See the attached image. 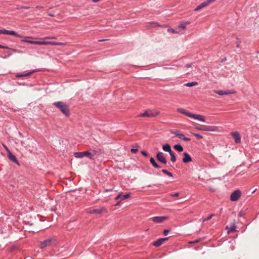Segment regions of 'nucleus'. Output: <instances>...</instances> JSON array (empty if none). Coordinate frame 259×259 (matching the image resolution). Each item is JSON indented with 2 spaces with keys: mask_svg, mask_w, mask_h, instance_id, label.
<instances>
[{
  "mask_svg": "<svg viewBox=\"0 0 259 259\" xmlns=\"http://www.w3.org/2000/svg\"><path fill=\"white\" fill-rule=\"evenodd\" d=\"M33 38L32 36H26L23 39L21 40V41L29 43L32 45H54V46H66L67 43L66 42H54V41H47L44 40V39H56V37L55 36H48L45 37L44 38H40V40H30L28 39Z\"/></svg>",
  "mask_w": 259,
  "mask_h": 259,
  "instance_id": "nucleus-1",
  "label": "nucleus"
},
{
  "mask_svg": "<svg viewBox=\"0 0 259 259\" xmlns=\"http://www.w3.org/2000/svg\"><path fill=\"white\" fill-rule=\"evenodd\" d=\"M177 111L193 119L202 122L205 121V117L204 116L189 112L184 108H179L177 109Z\"/></svg>",
  "mask_w": 259,
  "mask_h": 259,
  "instance_id": "nucleus-2",
  "label": "nucleus"
},
{
  "mask_svg": "<svg viewBox=\"0 0 259 259\" xmlns=\"http://www.w3.org/2000/svg\"><path fill=\"white\" fill-rule=\"evenodd\" d=\"M53 105L58 108L65 115L68 116L70 115V110L66 103L63 102H56Z\"/></svg>",
  "mask_w": 259,
  "mask_h": 259,
  "instance_id": "nucleus-3",
  "label": "nucleus"
},
{
  "mask_svg": "<svg viewBox=\"0 0 259 259\" xmlns=\"http://www.w3.org/2000/svg\"><path fill=\"white\" fill-rule=\"evenodd\" d=\"M159 114V112L154 110H147L144 113L140 114L138 117H154Z\"/></svg>",
  "mask_w": 259,
  "mask_h": 259,
  "instance_id": "nucleus-4",
  "label": "nucleus"
},
{
  "mask_svg": "<svg viewBox=\"0 0 259 259\" xmlns=\"http://www.w3.org/2000/svg\"><path fill=\"white\" fill-rule=\"evenodd\" d=\"M195 128L197 130L207 132H214L218 130V127L216 126L207 125H197L195 126Z\"/></svg>",
  "mask_w": 259,
  "mask_h": 259,
  "instance_id": "nucleus-5",
  "label": "nucleus"
},
{
  "mask_svg": "<svg viewBox=\"0 0 259 259\" xmlns=\"http://www.w3.org/2000/svg\"><path fill=\"white\" fill-rule=\"evenodd\" d=\"M242 195V192L241 191L237 189L233 191L230 195V200L231 201H236L238 200L241 197Z\"/></svg>",
  "mask_w": 259,
  "mask_h": 259,
  "instance_id": "nucleus-6",
  "label": "nucleus"
},
{
  "mask_svg": "<svg viewBox=\"0 0 259 259\" xmlns=\"http://www.w3.org/2000/svg\"><path fill=\"white\" fill-rule=\"evenodd\" d=\"M146 27L147 29H150L152 28H155L156 27H167V25H160L158 22H148L146 24Z\"/></svg>",
  "mask_w": 259,
  "mask_h": 259,
  "instance_id": "nucleus-7",
  "label": "nucleus"
},
{
  "mask_svg": "<svg viewBox=\"0 0 259 259\" xmlns=\"http://www.w3.org/2000/svg\"><path fill=\"white\" fill-rule=\"evenodd\" d=\"M0 34H3L5 35H14L16 37L21 38L22 36L18 34L16 31L12 30H7L6 29H0Z\"/></svg>",
  "mask_w": 259,
  "mask_h": 259,
  "instance_id": "nucleus-8",
  "label": "nucleus"
},
{
  "mask_svg": "<svg viewBox=\"0 0 259 259\" xmlns=\"http://www.w3.org/2000/svg\"><path fill=\"white\" fill-rule=\"evenodd\" d=\"M214 92L216 94L221 95V96H224V95H227L229 94H235L236 93V91H235L234 90H226V91H223V90H215L214 91Z\"/></svg>",
  "mask_w": 259,
  "mask_h": 259,
  "instance_id": "nucleus-9",
  "label": "nucleus"
},
{
  "mask_svg": "<svg viewBox=\"0 0 259 259\" xmlns=\"http://www.w3.org/2000/svg\"><path fill=\"white\" fill-rule=\"evenodd\" d=\"M157 159L161 163L163 164H166L167 160L164 156V154L161 152H158L156 154Z\"/></svg>",
  "mask_w": 259,
  "mask_h": 259,
  "instance_id": "nucleus-10",
  "label": "nucleus"
},
{
  "mask_svg": "<svg viewBox=\"0 0 259 259\" xmlns=\"http://www.w3.org/2000/svg\"><path fill=\"white\" fill-rule=\"evenodd\" d=\"M168 219L167 217L160 216V217H154L151 218V220L156 223H161L164 220Z\"/></svg>",
  "mask_w": 259,
  "mask_h": 259,
  "instance_id": "nucleus-11",
  "label": "nucleus"
},
{
  "mask_svg": "<svg viewBox=\"0 0 259 259\" xmlns=\"http://www.w3.org/2000/svg\"><path fill=\"white\" fill-rule=\"evenodd\" d=\"M107 209L106 208L104 207L98 208V209H95L89 211V213L90 214H102L103 213L106 212Z\"/></svg>",
  "mask_w": 259,
  "mask_h": 259,
  "instance_id": "nucleus-12",
  "label": "nucleus"
},
{
  "mask_svg": "<svg viewBox=\"0 0 259 259\" xmlns=\"http://www.w3.org/2000/svg\"><path fill=\"white\" fill-rule=\"evenodd\" d=\"M172 133L175 134L177 137L183 140L184 141H190L191 140L190 138L185 137V135L183 133H181L178 131L172 132Z\"/></svg>",
  "mask_w": 259,
  "mask_h": 259,
  "instance_id": "nucleus-13",
  "label": "nucleus"
},
{
  "mask_svg": "<svg viewBox=\"0 0 259 259\" xmlns=\"http://www.w3.org/2000/svg\"><path fill=\"white\" fill-rule=\"evenodd\" d=\"M231 135L234 138L236 143H240L241 137H240L239 133L238 132H232Z\"/></svg>",
  "mask_w": 259,
  "mask_h": 259,
  "instance_id": "nucleus-14",
  "label": "nucleus"
},
{
  "mask_svg": "<svg viewBox=\"0 0 259 259\" xmlns=\"http://www.w3.org/2000/svg\"><path fill=\"white\" fill-rule=\"evenodd\" d=\"M53 241L52 238L48 239L44 241L40 242V246L41 248H45L47 246H50L51 244V243Z\"/></svg>",
  "mask_w": 259,
  "mask_h": 259,
  "instance_id": "nucleus-15",
  "label": "nucleus"
},
{
  "mask_svg": "<svg viewBox=\"0 0 259 259\" xmlns=\"http://www.w3.org/2000/svg\"><path fill=\"white\" fill-rule=\"evenodd\" d=\"M168 238H160L153 243V245L155 247L160 246L164 242L168 240Z\"/></svg>",
  "mask_w": 259,
  "mask_h": 259,
  "instance_id": "nucleus-16",
  "label": "nucleus"
},
{
  "mask_svg": "<svg viewBox=\"0 0 259 259\" xmlns=\"http://www.w3.org/2000/svg\"><path fill=\"white\" fill-rule=\"evenodd\" d=\"M236 226L235 223L231 224L230 226H226V229L227 230L228 234L236 232Z\"/></svg>",
  "mask_w": 259,
  "mask_h": 259,
  "instance_id": "nucleus-17",
  "label": "nucleus"
},
{
  "mask_svg": "<svg viewBox=\"0 0 259 259\" xmlns=\"http://www.w3.org/2000/svg\"><path fill=\"white\" fill-rule=\"evenodd\" d=\"M183 155L184 157L182 161L184 163H187L192 161V158L188 153L185 152L183 153Z\"/></svg>",
  "mask_w": 259,
  "mask_h": 259,
  "instance_id": "nucleus-18",
  "label": "nucleus"
},
{
  "mask_svg": "<svg viewBox=\"0 0 259 259\" xmlns=\"http://www.w3.org/2000/svg\"><path fill=\"white\" fill-rule=\"evenodd\" d=\"M131 195L130 193H127L125 195H122V193H120L115 198V199L118 200V199L121 198V199L122 200H125V199H126L130 198L131 197Z\"/></svg>",
  "mask_w": 259,
  "mask_h": 259,
  "instance_id": "nucleus-19",
  "label": "nucleus"
},
{
  "mask_svg": "<svg viewBox=\"0 0 259 259\" xmlns=\"http://www.w3.org/2000/svg\"><path fill=\"white\" fill-rule=\"evenodd\" d=\"M8 157L13 162H15V163L17 164H19V163L18 162V161L17 160L16 156L13 155L11 152H10L9 153H8Z\"/></svg>",
  "mask_w": 259,
  "mask_h": 259,
  "instance_id": "nucleus-20",
  "label": "nucleus"
},
{
  "mask_svg": "<svg viewBox=\"0 0 259 259\" xmlns=\"http://www.w3.org/2000/svg\"><path fill=\"white\" fill-rule=\"evenodd\" d=\"M208 4L206 3V1L200 4L199 5H198L195 9V11H198L200 10H201L202 8H204L207 6H208Z\"/></svg>",
  "mask_w": 259,
  "mask_h": 259,
  "instance_id": "nucleus-21",
  "label": "nucleus"
},
{
  "mask_svg": "<svg viewBox=\"0 0 259 259\" xmlns=\"http://www.w3.org/2000/svg\"><path fill=\"white\" fill-rule=\"evenodd\" d=\"M162 149L163 151L165 152H167L169 153L171 152L172 151L171 150V147L169 144H166L162 146Z\"/></svg>",
  "mask_w": 259,
  "mask_h": 259,
  "instance_id": "nucleus-22",
  "label": "nucleus"
},
{
  "mask_svg": "<svg viewBox=\"0 0 259 259\" xmlns=\"http://www.w3.org/2000/svg\"><path fill=\"white\" fill-rule=\"evenodd\" d=\"M190 23V22L189 21L181 22L178 25V27L182 28L183 30H185L186 29V25L189 24Z\"/></svg>",
  "mask_w": 259,
  "mask_h": 259,
  "instance_id": "nucleus-23",
  "label": "nucleus"
},
{
  "mask_svg": "<svg viewBox=\"0 0 259 259\" xmlns=\"http://www.w3.org/2000/svg\"><path fill=\"white\" fill-rule=\"evenodd\" d=\"M150 162L153 167L157 168H161V166L156 163L154 158L151 157L150 159Z\"/></svg>",
  "mask_w": 259,
  "mask_h": 259,
  "instance_id": "nucleus-24",
  "label": "nucleus"
},
{
  "mask_svg": "<svg viewBox=\"0 0 259 259\" xmlns=\"http://www.w3.org/2000/svg\"><path fill=\"white\" fill-rule=\"evenodd\" d=\"M34 71L26 73H23V74H17L16 75V77H25V76H28L30 75H31Z\"/></svg>",
  "mask_w": 259,
  "mask_h": 259,
  "instance_id": "nucleus-25",
  "label": "nucleus"
},
{
  "mask_svg": "<svg viewBox=\"0 0 259 259\" xmlns=\"http://www.w3.org/2000/svg\"><path fill=\"white\" fill-rule=\"evenodd\" d=\"M174 148L179 152H182L184 150L183 147L180 144L175 145Z\"/></svg>",
  "mask_w": 259,
  "mask_h": 259,
  "instance_id": "nucleus-26",
  "label": "nucleus"
},
{
  "mask_svg": "<svg viewBox=\"0 0 259 259\" xmlns=\"http://www.w3.org/2000/svg\"><path fill=\"white\" fill-rule=\"evenodd\" d=\"M74 156L76 158H81L83 157V152H77L74 153Z\"/></svg>",
  "mask_w": 259,
  "mask_h": 259,
  "instance_id": "nucleus-27",
  "label": "nucleus"
},
{
  "mask_svg": "<svg viewBox=\"0 0 259 259\" xmlns=\"http://www.w3.org/2000/svg\"><path fill=\"white\" fill-rule=\"evenodd\" d=\"M197 84H198V82H196V81H193V82H188V83H185L184 84V85L186 86V87H193V86L196 85Z\"/></svg>",
  "mask_w": 259,
  "mask_h": 259,
  "instance_id": "nucleus-28",
  "label": "nucleus"
},
{
  "mask_svg": "<svg viewBox=\"0 0 259 259\" xmlns=\"http://www.w3.org/2000/svg\"><path fill=\"white\" fill-rule=\"evenodd\" d=\"M169 155L170 156V160L172 162L174 163L176 161V157L175 156V153L173 151L169 153Z\"/></svg>",
  "mask_w": 259,
  "mask_h": 259,
  "instance_id": "nucleus-29",
  "label": "nucleus"
},
{
  "mask_svg": "<svg viewBox=\"0 0 259 259\" xmlns=\"http://www.w3.org/2000/svg\"><path fill=\"white\" fill-rule=\"evenodd\" d=\"M83 157L87 156V157L90 158V159H93V155L88 151L83 152Z\"/></svg>",
  "mask_w": 259,
  "mask_h": 259,
  "instance_id": "nucleus-30",
  "label": "nucleus"
},
{
  "mask_svg": "<svg viewBox=\"0 0 259 259\" xmlns=\"http://www.w3.org/2000/svg\"><path fill=\"white\" fill-rule=\"evenodd\" d=\"M162 172L163 173H164V174L167 175L168 176H169L170 177H172L173 176L172 173H171L170 172H169L166 169H162Z\"/></svg>",
  "mask_w": 259,
  "mask_h": 259,
  "instance_id": "nucleus-31",
  "label": "nucleus"
},
{
  "mask_svg": "<svg viewBox=\"0 0 259 259\" xmlns=\"http://www.w3.org/2000/svg\"><path fill=\"white\" fill-rule=\"evenodd\" d=\"M167 31L169 33H179V31H177L176 30H175L173 28H169L167 29Z\"/></svg>",
  "mask_w": 259,
  "mask_h": 259,
  "instance_id": "nucleus-32",
  "label": "nucleus"
},
{
  "mask_svg": "<svg viewBox=\"0 0 259 259\" xmlns=\"http://www.w3.org/2000/svg\"><path fill=\"white\" fill-rule=\"evenodd\" d=\"M193 134L198 140L203 139V136L198 134L193 133Z\"/></svg>",
  "mask_w": 259,
  "mask_h": 259,
  "instance_id": "nucleus-33",
  "label": "nucleus"
},
{
  "mask_svg": "<svg viewBox=\"0 0 259 259\" xmlns=\"http://www.w3.org/2000/svg\"><path fill=\"white\" fill-rule=\"evenodd\" d=\"M214 215L213 214H211L210 215H209L207 218L205 219L204 220H203V222H205V221H209L212 218V217Z\"/></svg>",
  "mask_w": 259,
  "mask_h": 259,
  "instance_id": "nucleus-34",
  "label": "nucleus"
},
{
  "mask_svg": "<svg viewBox=\"0 0 259 259\" xmlns=\"http://www.w3.org/2000/svg\"><path fill=\"white\" fill-rule=\"evenodd\" d=\"M169 196L171 197H178L179 196V193L178 192L175 193H170Z\"/></svg>",
  "mask_w": 259,
  "mask_h": 259,
  "instance_id": "nucleus-35",
  "label": "nucleus"
},
{
  "mask_svg": "<svg viewBox=\"0 0 259 259\" xmlns=\"http://www.w3.org/2000/svg\"><path fill=\"white\" fill-rule=\"evenodd\" d=\"M203 239H197L195 241H190L189 243H198L199 242H200L201 240H202Z\"/></svg>",
  "mask_w": 259,
  "mask_h": 259,
  "instance_id": "nucleus-36",
  "label": "nucleus"
},
{
  "mask_svg": "<svg viewBox=\"0 0 259 259\" xmlns=\"http://www.w3.org/2000/svg\"><path fill=\"white\" fill-rule=\"evenodd\" d=\"M3 146L4 147V148H5V149L6 150V151L7 152V153H9L10 151V150H9V149L7 147V146L6 145H5L4 144H2Z\"/></svg>",
  "mask_w": 259,
  "mask_h": 259,
  "instance_id": "nucleus-37",
  "label": "nucleus"
},
{
  "mask_svg": "<svg viewBox=\"0 0 259 259\" xmlns=\"http://www.w3.org/2000/svg\"><path fill=\"white\" fill-rule=\"evenodd\" d=\"M138 148H132L131 150V152L135 154L136 153L138 152Z\"/></svg>",
  "mask_w": 259,
  "mask_h": 259,
  "instance_id": "nucleus-38",
  "label": "nucleus"
},
{
  "mask_svg": "<svg viewBox=\"0 0 259 259\" xmlns=\"http://www.w3.org/2000/svg\"><path fill=\"white\" fill-rule=\"evenodd\" d=\"M216 0H206V2L207 3L208 5H209L210 4L215 2Z\"/></svg>",
  "mask_w": 259,
  "mask_h": 259,
  "instance_id": "nucleus-39",
  "label": "nucleus"
},
{
  "mask_svg": "<svg viewBox=\"0 0 259 259\" xmlns=\"http://www.w3.org/2000/svg\"><path fill=\"white\" fill-rule=\"evenodd\" d=\"M169 231H170V230H164L163 231V235H164V236H166V235H167V234H168V233L169 232Z\"/></svg>",
  "mask_w": 259,
  "mask_h": 259,
  "instance_id": "nucleus-40",
  "label": "nucleus"
},
{
  "mask_svg": "<svg viewBox=\"0 0 259 259\" xmlns=\"http://www.w3.org/2000/svg\"><path fill=\"white\" fill-rule=\"evenodd\" d=\"M0 48L1 49H9V47L8 46H3V45H0Z\"/></svg>",
  "mask_w": 259,
  "mask_h": 259,
  "instance_id": "nucleus-41",
  "label": "nucleus"
},
{
  "mask_svg": "<svg viewBox=\"0 0 259 259\" xmlns=\"http://www.w3.org/2000/svg\"><path fill=\"white\" fill-rule=\"evenodd\" d=\"M141 154L144 156H147L148 155V154L146 152V151H141Z\"/></svg>",
  "mask_w": 259,
  "mask_h": 259,
  "instance_id": "nucleus-42",
  "label": "nucleus"
},
{
  "mask_svg": "<svg viewBox=\"0 0 259 259\" xmlns=\"http://www.w3.org/2000/svg\"><path fill=\"white\" fill-rule=\"evenodd\" d=\"M113 191V189H107L105 190V191L106 192H111V191Z\"/></svg>",
  "mask_w": 259,
  "mask_h": 259,
  "instance_id": "nucleus-43",
  "label": "nucleus"
},
{
  "mask_svg": "<svg viewBox=\"0 0 259 259\" xmlns=\"http://www.w3.org/2000/svg\"><path fill=\"white\" fill-rule=\"evenodd\" d=\"M22 8L23 9H28L30 8V7H28V6H25V7H22Z\"/></svg>",
  "mask_w": 259,
  "mask_h": 259,
  "instance_id": "nucleus-44",
  "label": "nucleus"
},
{
  "mask_svg": "<svg viewBox=\"0 0 259 259\" xmlns=\"http://www.w3.org/2000/svg\"><path fill=\"white\" fill-rule=\"evenodd\" d=\"M121 202V201H118L115 204V206H118L120 204Z\"/></svg>",
  "mask_w": 259,
  "mask_h": 259,
  "instance_id": "nucleus-45",
  "label": "nucleus"
},
{
  "mask_svg": "<svg viewBox=\"0 0 259 259\" xmlns=\"http://www.w3.org/2000/svg\"><path fill=\"white\" fill-rule=\"evenodd\" d=\"M36 8H37V9H41V8H42V7L40 6H36Z\"/></svg>",
  "mask_w": 259,
  "mask_h": 259,
  "instance_id": "nucleus-46",
  "label": "nucleus"
},
{
  "mask_svg": "<svg viewBox=\"0 0 259 259\" xmlns=\"http://www.w3.org/2000/svg\"><path fill=\"white\" fill-rule=\"evenodd\" d=\"M49 16H51V17H54L55 15L54 14H49Z\"/></svg>",
  "mask_w": 259,
  "mask_h": 259,
  "instance_id": "nucleus-47",
  "label": "nucleus"
},
{
  "mask_svg": "<svg viewBox=\"0 0 259 259\" xmlns=\"http://www.w3.org/2000/svg\"><path fill=\"white\" fill-rule=\"evenodd\" d=\"M186 67H191V64H187L186 66Z\"/></svg>",
  "mask_w": 259,
  "mask_h": 259,
  "instance_id": "nucleus-48",
  "label": "nucleus"
},
{
  "mask_svg": "<svg viewBox=\"0 0 259 259\" xmlns=\"http://www.w3.org/2000/svg\"><path fill=\"white\" fill-rule=\"evenodd\" d=\"M236 47H237V48H239V42H238V43L237 44V46H236Z\"/></svg>",
  "mask_w": 259,
  "mask_h": 259,
  "instance_id": "nucleus-49",
  "label": "nucleus"
}]
</instances>
